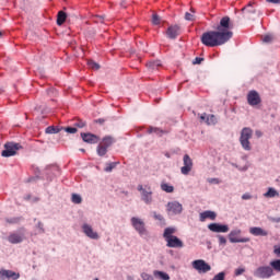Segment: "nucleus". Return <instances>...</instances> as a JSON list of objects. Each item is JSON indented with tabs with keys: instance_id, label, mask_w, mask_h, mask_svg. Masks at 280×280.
<instances>
[{
	"instance_id": "29",
	"label": "nucleus",
	"mask_w": 280,
	"mask_h": 280,
	"mask_svg": "<svg viewBox=\"0 0 280 280\" xmlns=\"http://www.w3.org/2000/svg\"><path fill=\"white\" fill-rule=\"evenodd\" d=\"M206 124L208 126H215V124H218V117H215V115H209L206 119Z\"/></svg>"
},
{
	"instance_id": "6",
	"label": "nucleus",
	"mask_w": 280,
	"mask_h": 280,
	"mask_svg": "<svg viewBox=\"0 0 280 280\" xmlns=\"http://www.w3.org/2000/svg\"><path fill=\"white\" fill-rule=\"evenodd\" d=\"M254 275L258 277V279H270V277H275V271L272 266H260L258 267Z\"/></svg>"
},
{
	"instance_id": "43",
	"label": "nucleus",
	"mask_w": 280,
	"mask_h": 280,
	"mask_svg": "<svg viewBox=\"0 0 280 280\" xmlns=\"http://www.w3.org/2000/svg\"><path fill=\"white\" fill-rule=\"evenodd\" d=\"M196 19V15L189 13V12H186L185 14V20L186 21H194Z\"/></svg>"
},
{
	"instance_id": "53",
	"label": "nucleus",
	"mask_w": 280,
	"mask_h": 280,
	"mask_svg": "<svg viewBox=\"0 0 280 280\" xmlns=\"http://www.w3.org/2000/svg\"><path fill=\"white\" fill-rule=\"evenodd\" d=\"M104 121H106L104 118H100V119L95 120L96 124H104Z\"/></svg>"
},
{
	"instance_id": "59",
	"label": "nucleus",
	"mask_w": 280,
	"mask_h": 280,
	"mask_svg": "<svg viewBox=\"0 0 280 280\" xmlns=\"http://www.w3.org/2000/svg\"><path fill=\"white\" fill-rule=\"evenodd\" d=\"M26 200H30V196H28V197H26Z\"/></svg>"
},
{
	"instance_id": "50",
	"label": "nucleus",
	"mask_w": 280,
	"mask_h": 280,
	"mask_svg": "<svg viewBox=\"0 0 280 280\" xmlns=\"http://www.w3.org/2000/svg\"><path fill=\"white\" fill-rule=\"evenodd\" d=\"M250 198H253V196H250V194H244L242 196V200H250Z\"/></svg>"
},
{
	"instance_id": "52",
	"label": "nucleus",
	"mask_w": 280,
	"mask_h": 280,
	"mask_svg": "<svg viewBox=\"0 0 280 280\" xmlns=\"http://www.w3.org/2000/svg\"><path fill=\"white\" fill-rule=\"evenodd\" d=\"M37 226H38L39 230H42V233H45V230L43 229V223L42 222H38Z\"/></svg>"
},
{
	"instance_id": "2",
	"label": "nucleus",
	"mask_w": 280,
	"mask_h": 280,
	"mask_svg": "<svg viewBox=\"0 0 280 280\" xmlns=\"http://www.w3.org/2000/svg\"><path fill=\"white\" fill-rule=\"evenodd\" d=\"M174 233H176V228H166L163 233V237L166 242L167 248H183L185 244L178 238V236H175Z\"/></svg>"
},
{
	"instance_id": "30",
	"label": "nucleus",
	"mask_w": 280,
	"mask_h": 280,
	"mask_svg": "<svg viewBox=\"0 0 280 280\" xmlns=\"http://www.w3.org/2000/svg\"><path fill=\"white\" fill-rule=\"evenodd\" d=\"M58 132H60V128L58 127L49 126L46 128L47 135H58Z\"/></svg>"
},
{
	"instance_id": "33",
	"label": "nucleus",
	"mask_w": 280,
	"mask_h": 280,
	"mask_svg": "<svg viewBox=\"0 0 280 280\" xmlns=\"http://www.w3.org/2000/svg\"><path fill=\"white\" fill-rule=\"evenodd\" d=\"M159 135L161 137V135H163V130L156 128V127H149L148 129V133L152 135V133Z\"/></svg>"
},
{
	"instance_id": "35",
	"label": "nucleus",
	"mask_w": 280,
	"mask_h": 280,
	"mask_svg": "<svg viewBox=\"0 0 280 280\" xmlns=\"http://www.w3.org/2000/svg\"><path fill=\"white\" fill-rule=\"evenodd\" d=\"M88 67L90 69H93L94 71H97L100 69V63H97L93 60H88Z\"/></svg>"
},
{
	"instance_id": "7",
	"label": "nucleus",
	"mask_w": 280,
	"mask_h": 280,
	"mask_svg": "<svg viewBox=\"0 0 280 280\" xmlns=\"http://www.w3.org/2000/svg\"><path fill=\"white\" fill-rule=\"evenodd\" d=\"M130 222L131 226H133L135 231H137L139 235H148V230L145 229V222H143V220L137 217H132Z\"/></svg>"
},
{
	"instance_id": "4",
	"label": "nucleus",
	"mask_w": 280,
	"mask_h": 280,
	"mask_svg": "<svg viewBox=\"0 0 280 280\" xmlns=\"http://www.w3.org/2000/svg\"><path fill=\"white\" fill-rule=\"evenodd\" d=\"M250 139H253V129L244 127L241 131L240 143L243 150H246L247 152L252 150Z\"/></svg>"
},
{
	"instance_id": "1",
	"label": "nucleus",
	"mask_w": 280,
	"mask_h": 280,
	"mask_svg": "<svg viewBox=\"0 0 280 280\" xmlns=\"http://www.w3.org/2000/svg\"><path fill=\"white\" fill-rule=\"evenodd\" d=\"M233 24L231 18L223 16L215 31L206 32L201 35L205 47H220L233 38Z\"/></svg>"
},
{
	"instance_id": "23",
	"label": "nucleus",
	"mask_w": 280,
	"mask_h": 280,
	"mask_svg": "<svg viewBox=\"0 0 280 280\" xmlns=\"http://www.w3.org/2000/svg\"><path fill=\"white\" fill-rule=\"evenodd\" d=\"M114 142H115V138L110 136H106L105 138H103V140L100 143L105 148H110V145H113Z\"/></svg>"
},
{
	"instance_id": "20",
	"label": "nucleus",
	"mask_w": 280,
	"mask_h": 280,
	"mask_svg": "<svg viewBox=\"0 0 280 280\" xmlns=\"http://www.w3.org/2000/svg\"><path fill=\"white\" fill-rule=\"evenodd\" d=\"M249 233L252 235H255V237H266V236H268V231H266L261 228H257V226L250 228Z\"/></svg>"
},
{
	"instance_id": "38",
	"label": "nucleus",
	"mask_w": 280,
	"mask_h": 280,
	"mask_svg": "<svg viewBox=\"0 0 280 280\" xmlns=\"http://www.w3.org/2000/svg\"><path fill=\"white\" fill-rule=\"evenodd\" d=\"M74 126L77 128H84L86 126V121L84 120H81V119H78L75 122H74Z\"/></svg>"
},
{
	"instance_id": "46",
	"label": "nucleus",
	"mask_w": 280,
	"mask_h": 280,
	"mask_svg": "<svg viewBox=\"0 0 280 280\" xmlns=\"http://www.w3.org/2000/svg\"><path fill=\"white\" fill-rule=\"evenodd\" d=\"M153 218H154L155 220H159L160 222H163V215H161V214H159V213H156V212H153Z\"/></svg>"
},
{
	"instance_id": "49",
	"label": "nucleus",
	"mask_w": 280,
	"mask_h": 280,
	"mask_svg": "<svg viewBox=\"0 0 280 280\" xmlns=\"http://www.w3.org/2000/svg\"><path fill=\"white\" fill-rule=\"evenodd\" d=\"M273 253H275V255H277V257H280V246H275Z\"/></svg>"
},
{
	"instance_id": "9",
	"label": "nucleus",
	"mask_w": 280,
	"mask_h": 280,
	"mask_svg": "<svg viewBox=\"0 0 280 280\" xmlns=\"http://www.w3.org/2000/svg\"><path fill=\"white\" fill-rule=\"evenodd\" d=\"M191 266L195 270H197V272H200L203 275L207 272H210V270H211V265L207 264V261H205L202 259L194 260L191 262Z\"/></svg>"
},
{
	"instance_id": "37",
	"label": "nucleus",
	"mask_w": 280,
	"mask_h": 280,
	"mask_svg": "<svg viewBox=\"0 0 280 280\" xmlns=\"http://www.w3.org/2000/svg\"><path fill=\"white\" fill-rule=\"evenodd\" d=\"M152 23H153V25H160L161 24V18L158 14H153Z\"/></svg>"
},
{
	"instance_id": "55",
	"label": "nucleus",
	"mask_w": 280,
	"mask_h": 280,
	"mask_svg": "<svg viewBox=\"0 0 280 280\" xmlns=\"http://www.w3.org/2000/svg\"><path fill=\"white\" fill-rule=\"evenodd\" d=\"M261 135H262L261 131L259 130L256 131V137H261Z\"/></svg>"
},
{
	"instance_id": "45",
	"label": "nucleus",
	"mask_w": 280,
	"mask_h": 280,
	"mask_svg": "<svg viewBox=\"0 0 280 280\" xmlns=\"http://www.w3.org/2000/svg\"><path fill=\"white\" fill-rule=\"evenodd\" d=\"M272 40V35H265L262 37V43H270Z\"/></svg>"
},
{
	"instance_id": "10",
	"label": "nucleus",
	"mask_w": 280,
	"mask_h": 280,
	"mask_svg": "<svg viewBox=\"0 0 280 280\" xmlns=\"http://www.w3.org/2000/svg\"><path fill=\"white\" fill-rule=\"evenodd\" d=\"M242 233L241 230H234L232 232H230L229 234V240L232 244H246L248 242H250L249 237H243V238H238L237 235H240Z\"/></svg>"
},
{
	"instance_id": "16",
	"label": "nucleus",
	"mask_w": 280,
	"mask_h": 280,
	"mask_svg": "<svg viewBox=\"0 0 280 280\" xmlns=\"http://www.w3.org/2000/svg\"><path fill=\"white\" fill-rule=\"evenodd\" d=\"M166 36L172 40L178 38V36H180V26L179 25L168 26V28L166 30Z\"/></svg>"
},
{
	"instance_id": "41",
	"label": "nucleus",
	"mask_w": 280,
	"mask_h": 280,
	"mask_svg": "<svg viewBox=\"0 0 280 280\" xmlns=\"http://www.w3.org/2000/svg\"><path fill=\"white\" fill-rule=\"evenodd\" d=\"M224 277H226V275L224 272H219L218 275H215L213 277L212 280H224Z\"/></svg>"
},
{
	"instance_id": "48",
	"label": "nucleus",
	"mask_w": 280,
	"mask_h": 280,
	"mask_svg": "<svg viewBox=\"0 0 280 280\" xmlns=\"http://www.w3.org/2000/svg\"><path fill=\"white\" fill-rule=\"evenodd\" d=\"M202 60H205L203 58L197 57L195 58V60L192 61V65H201Z\"/></svg>"
},
{
	"instance_id": "24",
	"label": "nucleus",
	"mask_w": 280,
	"mask_h": 280,
	"mask_svg": "<svg viewBox=\"0 0 280 280\" xmlns=\"http://www.w3.org/2000/svg\"><path fill=\"white\" fill-rule=\"evenodd\" d=\"M265 198H277L279 197V191L275 188H268V191L264 194Z\"/></svg>"
},
{
	"instance_id": "11",
	"label": "nucleus",
	"mask_w": 280,
	"mask_h": 280,
	"mask_svg": "<svg viewBox=\"0 0 280 280\" xmlns=\"http://www.w3.org/2000/svg\"><path fill=\"white\" fill-rule=\"evenodd\" d=\"M184 166L180 168L182 174L187 176L191 170H194V160L189 156V154H185L183 158Z\"/></svg>"
},
{
	"instance_id": "47",
	"label": "nucleus",
	"mask_w": 280,
	"mask_h": 280,
	"mask_svg": "<svg viewBox=\"0 0 280 280\" xmlns=\"http://www.w3.org/2000/svg\"><path fill=\"white\" fill-rule=\"evenodd\" d=\"M244 272H246V270L244 268H238L235 270L236 277H240V275H244Z\"/></svg>"
},
{
	"instance_id": "44",
	"label": "nucleus",
	"mask_w": 280,
	"mask_h": 280,
	"mask_svg": "<svg viewBox=\"0 0 280 280\" xmlns=\"http://www.w3.org/2000/svg\"><path fill=\"white\" fill-rule=\"evenodd\" d=\"M66 132H69V135H75V132H78V129L74 127H67Z\"/></svg>"
},
{
	"instance_id": "27",
	"label": "nucleus",
	"mask_w": 280,
	"mask_h": 280,
	"mask_svg": "<svg viewBox=\"0 0 280 280\" xmlns=\"http://www.w3.org/2000/svg\"><path fill=\"white\" fill-rule=\"evenodd\" d=\"M147 67L149 71H156V69L161 67V61H150L149 63H147Z\"/></svg>"
},
{
	"instance_id": "51",
	"label": "nucleus",
	"mask_w": 280,
	"mask_h": 280,
	"mask_svg": "<svg viewBox=\"0 0 280 280\" xmlns=\"http://www.w3.org/2000/svg\"><path fill=\"white\" fill-rule=\"evenodd\" d=\"M267 3H273L276 5H280V0H266Z\"/></svg>"
},
{
	"instance_id": "17",
	"label": "nucleus",
	"mask_w": 280,
	"mask_h": 280,
	"mask_svg": "<svg viewBox=\"0 0 280 280\" xmlns=\"http://www.w3.org/2000/svg\"><path fill=\"white\" fill-rule=\"evenodd\" d=\"M82 230H83V233H85V235L90 237V240H100V234L93 231V228L91 225L85 223L83 224Z\"/></svg>"
},
{
	"instance_id": "22",
	"label": "nucleus",
	"mask_w": 280,
	"mask_h": 280,
	"mask_svg": "<svg viewBox=\"0 0 280 280\" xmlns=\"http://www.w3.org/2000/svg\"><path fill=\"white\" fill-rule=\"evenodd\" d=\"M67 21V13L65 11H59L57 14V25H65Z\"/></svg>"
},
{
	"instance_id": "36",
	"label": "nucleus",
	"mask_w": 280,
	"mask_h": 280,
	"mask_svg": "<svg viewBox=\"0 0 280 280\" xmlns=\"http://www.w3.org/2000/svg\"><path fill=\"white\" fill-rule=\"evenodd\" d=\"M71 200L74 205H81L82 203V197L78 194H72Z\"/></svg>"
},
{
	"instance_id": "34",
	"label": "nucleus",
	"mask_w": 280,
	"mask_h": 280,
	"mask_svg": "<svg viewBox=\"0 0 280 280\" xmlns=\"http://www.w3.org/2000/svg\"><path fill=\"white\" fill-rule=\"evenodd\" d=\"M118 164L119 162L107 163L105 167V172H113Z\"/></svg>"
},
{
	"instance_id": "3",
	"label": "nucleus",
	"mask_w": 280,
	"mask_h": 280,
	"mask_svg": "<svg viewBox=\"0 0 280 280\" xmlns=\"http://www.w3.org/2000/svg\"><path fill=\"white\" fill-rule=\"evenodd\" d=\"M242 14L247 21H253V15L257 14L261 16L264 13L257 10V3L255 1H249L243 9Z\"/></svg>"
},
{
	"instance_id": "58",
	"label": "nucleus",
	"mask_w": 280,
	"mask_h": 280,
	"mask_svg": "<svg viewBox=\"0 0 280 280\" xmlns=\"http://www.w3.org/2000/svg\"><path fill=\"white\" fill-rule=\"evenodd\" d=\"M276 222H280V218L276 220Z\"/></svg>"
},
{
	"instance_id": "56",
	"label": "nucleus",
	"mask_w": 280,
	"mask_h": 280,
	"mask_svg": "<svg viewBox=\"0 0 280 280\" xmlns=\"http://www.w3.org/2000/svg\"><path fill=\"white\" fill-rule=\"evenodd\" d=\"M218 179H211L210 183H215Z\"/></svg>"
},
{
	"instance_id": "31",
	"label": "nucleus",
	"mask_w": 280,
	"mask_h": 280,
	"mask_svg": "<svg viewBox=\"0 0 280 280\" xmlns=\"http://www.w3.org/2000/svg\"><path fill=\"white\" fill-rule=\"evenodd\" d=\"M154 277H159L162 280H170V275L163 271H154L153 272Z\"/></svg>"
},
{
	"instance_id": "8",
	"label": "nucleus",
	"mask_w": 280,
	"mask_h": 280,
	"mask_svg": "<svg viewBox=\"0 0 280 280\" xmlns=\"http://www.w3.org/2000/svg\"><path fill=\"white\" fill-rule=\"evenodd\" d=\"M138 191L141 194V199L145 205H152V187L145 185H138Z\"/></svg>"
},
{
	"instance_id": "40",
	"label": "nucleus",
	"mask_w": 280,
	"mask_h": 280,
	"mask_svg": "<svg viewBox=\"0 0 280 280\" xmlns=\"http://www.w3.org/2000/svg\"><path fill=\"white\" fill-rule=\"evenodd\" d=\"M217 237L219 240L220 246H226V237H224L222 235H218Z\"/></svg>"
},
{
	"instance_id": "26",
	"label": "nucleus",
	"mask_w": 280,
	"mask_h": 280,
	"mask_svg": "<svg viewBox=\"0 0 280 280\" xmlns=\"http://www.w3.org/2000/svg\"><path fill=\"white\" fill-rule=\"evenodd\" d=\"M161 189H162V191H165L166 194H174V186H172L170 184L162 183Z\"/></svg>"
},
{
	"instance_id": "14",
	"label": "nucleus",
	"mask_w": 280,
	"mask_h": 280,
	"mask_svg": "<svg viewBox=\"0 0 280 280\" xmlns=\"http://www.w3.org/2000/svg\"><path fill=\"white\" fill-rule=\"evenodd\" d=\"M5 279H13V280H19L21 279V273L8 270V269H1L0 270V280H5Z\"/></svg>"
},
{
	"instance_id": "25",
	"label": "nucleus",
	"mask_w": 280,
	"mask_h": 280,
	"mask_svg": "<svg viewBox=\"0 0 280 280\" xmlns=\"http://www.w3.org/2000/svg\"><path fill=\"white\" fill-rule=\"evenodd\" d=\"M96 152H97L98 156H106V153L108 152V148L104 147V144L100 143L97 145Z\"/></svg>"
},
{
	"instance_id": "15",
	"label": "nucleus",
	"mask_w": 280,
	"mask_h": 280,
	"mask_svg": "<svg viewBox=\"0 0 280 280\" xmlns=\"http://www.w3.org/2000/svg\"><path fill=\"white\" fill-rule=\"evenodd\" d=\"M209 231L212 233H229V225L220 223H210L208 225Z\"/></svg>"
},
{
	"instance_id": "5",
	"label": "nucleus",
	"mask_w": 280,
	"mask_h": 280,
	"mask_svg": "<svg viewBox=\"0 0 280 280\" xmlns=\"http://www.w3.org/2000/svg\"><path fill=\"white\" fill-rule=\"evenodd\" d=\"M23 148L20 143L7 142L4 144V150L1 152V156L8 159L10 156H15L16 152Z\"/></svg>"
},
{
	"instance_id": "57",
	"label": "nucleus",
	"mask_w": 280,
	"mask_h": 280,
	"mask_svg": "<svg viewBox=\"0 0 280 280\" xmlns=\"http://www.w3.org/2000/svg\"><path fill=\"white\" fill-rule=\"evenodd\" d=\"M1 36H3V32L0 31V38H1Z\"/></svg>"
},
{
	"instance_id": "39",
	"label": "nucleus",
	"mask_w": 280,
	"mask_h": 280,
	"mask_svg": "<svg viewBox=\"0 0 280 280\" xmlns=\"http://www.w3.org/2000/svg\"><path fill=\"white\" fill-rule=\"evenodd\" d=\"M92 21H93L94 23H104V16L94 15V16L92 18Z\"/></svg>"
},
{
	"instance_id": "12",
	"label": "nucleus",
	"mask_w": 280,
	"mask_h": 280,
	"mask_svg": "<svg viewBox=\"0 0 280 280\" xmlns=\"http://www.w3.org/2000/svg\"><path fill=\"white\" fill-rule=\"evenodd\" d=\"M247 103L249 106H258V104H261V96L257 91L252 90L247 94Z\"/></svg>"
},
{
	"instance_id": "21",
	"label": "nucleus",
	"mask_w": 280,
	"mask_h": 280,
	"mask_svg": "<svg viewBox=\"0 0 280 280\" xmlns=\"http://www.w3.org/2000/svg\"><path fill=\"white\" fill-rule=\"evenodd\" d=\"M8 242H10V244H21V242H23V236L16 233L10 234L8 236Z\"/></svg>"
},
{
	"instance_id": "54",
	"label": "nucleus",
	"mask_w": 280,
	"mask_h": 280,
	"mask_svg": "<svg viewBox=\"0 0 280 280\" xmlns=\"http://www.w3.org/2000/svg\"><path fill=\"white\" fill-rule=\"evenodd\" d=\"M200 119H201V121H205V119H207V114H202V115L200 116Z\"/></svg>"
},
{
	"instance_id": "19",
	"label": "nucleus",
	"mask_w": 280,
	"mask_h": 280,
	"mask_svg": "<svg viewBox=\"0 0 280 280\" xmlns=\"http://www.w3.org/2000/svg\"><path fill=\"white\" fill-rule=\"evenodd\" d=\"M199 218L200 222H205V220H215V218H218V214L214 211L207 210L201 212Z\"/></svg>"
},
{
	"instance_id": "13",
	"label": "nucleus",
	"mask_w": 280,
	"mask_h": 280,
	"mask_svg": "<svg viewBox=\"0 0 280 280\" xmlns=\"http://www.w3.org/2000/svg\"><path fill=\"white\" fill-rule=\"evenodd\" d=\"M166 211L173 215H178V213H183V205H180L178 201L168 202L166 206Z\"/></svg>"
},
{
	"instance_id": "42",
	"label": "nucleus",
	"mask_w": 280,
	"mask_h": 280,
	"mask_svg": "<svg viewBox=\"0 0 280 280\" xmlns=\"http://www.w3.org/2000/svg\"><path fill=\"white\" fill-rule=\"evenodd\" d=\"M141 279H143V280H154V278L151 275L147 273V272L141 273Z\"/></svg>"
},
{
	"instance_id": "60",
	"label": "nucleus",
	"mask_w": 280,
	"mask_h": 280,
	"mask_svg": "<svg viewBox=\"0 0 280 280\" xmlns=\"http://www.w3.org/2000/svg\"><path fill=\"white\" fill-rule=\"evenodd\" d=\"M81 152H84V149H81Z\"/></svg>"
},
{
	"instance_id": "28",
	"label": "nucleus",
	"mask_w": 280,
	"mask_h": 280,
	"mask_svg": "<svg viewBox=\"0 0 280 280\" xmlns=\"http://www.w3.org/2000/svg\"><path fill=\"white\" fill-rule=\"evenodd\" d=\"M269 266L273 269V272H280V259H275L269 262Z\"/></svg>"
},
{
	"instance_id": "18",
	"label": "nucleus",
	"mask_w": 280,
	"mask_h": 280,
	"mask_svg": "<svg viewBox=\"0 0 280 280\" xmlns=\"http://www.w3.org/2000/svg\"><path fill=\"white\" fill-rule=\"evenodd\" d=\"M81 138L85 143H98L100 137L93 133H81Z\"/></svg>"
},
{
	"instance_id": "32",
	"label": "nucleus",
	"mask_w": 280,
	"mask_h": 280,
	"mask_svg": "<svg viewBox=\"0 0 280 280\" xmlns=\"http://www.w3.org/2000/svg\"><path fill=\"white\" fill-rule=\"evenodd\" d=\"M21 217H14V218H7L5 223L7 224H19L21 222Z\"/></svg>"
}]
</instances>
